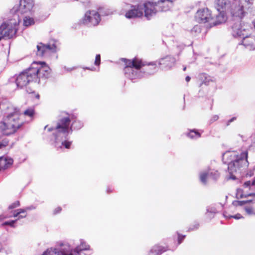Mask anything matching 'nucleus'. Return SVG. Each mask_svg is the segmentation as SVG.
I'll return each mask as SVG.
<instances>
[{
    "instance_id": "nucleus-43",
    "label": "nucleus",
    "mask_w": 255,
    "mask_h": 255,
    "mask_svg": "<svg viewBox=\"0 0 255 255\" xmlns=\"http://www.w3.org/2000/svg\"><path fill=\"white\" fill-rule=\"evenodd\" d=\"M61 211V208L60 207H57L54 211V214H57Z\"/></svg>"
},
{
    "instance_id": "nucleus-36",
    "label": "nucleus",
    "mask_w": 255,
    "mask_h": 255,
    "mask_svg": "<svg viewBox=\"0 0 255 255\" xmlns=\"http://www.w3.org/2000/svg\"><path fill=\"white\" fill-rule=\"evenodd\" d=\"M225 217L228 219L230 218H235V219H240L242 217V216L240 214H237L235 216H230V215H227L226 214H224Z\"/></svg>"
},
{
    "instance_id": "nucleus-13",
    "label": "nucleus",
    "mask_w": 255,
    "mask_h": 255,
    "mask_svg": "<svg viewBox=\"0 0 255 255\" xmlns=\"http://www.w3.org/2000/svg\"><path fill=\"white\" fill-rule=\"evenodd\" d=\"M195 19L197 22L201 23H208L207 26L212 27L211 23L213 21L210 10L207 8H202L198 10L195 14Z\"/></svg>"
},
{
    "instance_id": "nucleus-10",
    "label": "nucleus",
    "mask_w": 255,
    "mask_h": 255,
    "mask_svg": "<svg viewBox=\"0 0 255 255\" xmlns=\"http://www.w3.org/2000/svg\"><path fill=\"white\" fill-rule=\"evenodd\" d=\"M98 10V12L94 10L86 11L84 17L81 20V22L89 26H96L101 21L100 14L101 15H109L113 13L111 10L104 7L99 8Z\"/></svg>"
},
{
    "instance_id": "nucleus-8",
    "label": "nucleus",
    "mask_w": 255,
    "mask_h": 255,
    "mask_svg": "<svg viewBox=\"0 0 255 255\" xmlns=\"http://www.w3.org/2000/svg\"><path fill=\"white\" fill-rule=\"evenodd\" d=\"M255 0H232L228 14L232 17L243 18L246 14V10L251 8Z\"/></svg>"
},
{
    "instance_id": "nucleus-9",
    "label": "nucleus",
    "mask_w": 255,
    "mask_h": 255,
    "mask_svg": "<svg viewBox=\"0 0 255 255\" xmlns=\"http://www.w3.org/2000/svg\"><path fill=\"white\" fill-rule=\"evenodd\" d=\"M88 248V246H85L83 248H73L68 244H62L57 248L47 249L41 255H82V250Z\"/></svg>"
},
{
    "instance_id": "nucleus-5",
    "label": "nucleus",
    "mask_w": 255,
    "mask_h": 255,
    "mask_svg": "<svg viewBox=\"0 0 255 255\" xmlns=\"http://www.w3.org/2000/svg\"><path fill=\"white\" fill-rule=\"evenodd\" d=\"M232 34L234 37L242 38L241 44L250 50L255 49V35L251 34L252 26L247 23L237 22L232 26Z\"/></svg>"
},
{
    "instance_id": "nucleus-4",
    "label": "nucleus",
    "mask_w": 255,
    "mask_h": 255,
    "mask_svg": "<svg viewBox=\"0 0 255 255\" xmlns=\"http://www.w3.org/2000/svg\"><path fill=\"white\" fill-rule=\"evenodd\" d=\"M247 151H227L222 155L225 163L228 165L229 179L235 180L248 165Z\"/></svg>"
},
{
    "instance_id": "nucleus-52",
    "label": "nucleus",
    "mask_w": 255,
    "mask_h": 255,
    "mask_svg": "<svg viewBox=\"0 0 255 255\" xmlns=\"http://www.w3.org/2000/svg\"><path fill=\"white\" fill-rule=\"evenodd\" d=\"M238 136H240L243 139H244V137L243 135H241V134H238Z\"/></svg>"
},
{
    "instance_id": "nucleus-54",
    "label": "nucleus",
    "mask_w": 255,
    "mask_h": 255,
    "mask_svg": "<svg viewBox=\"0 0 255 255\" xmlns=\"http://www.w3.org/2000/svg\"><path fill=\"white\" fill-rule=\"evenodd\" d=\"M36 98L39 99V95L38 94H37L36 96Z\"/></svg>"
},
{
    "instance_id": "nucleus-19",
    "label": "nucleus",
    "mask_w": 255,
    "mask_h": 255,
    "mask_svg": "<svg viewBox=\"0 0 255 255\" xmlns=\"http://www.w3.org/2000/svg\"><path fill=\"white\" fill-rule=\"evenodd\" d=\"M13 163V159L7 156L0 157V170L4 169Z\"/></svg>"
},
{
    "instance_id": "nucleus-39",
    "label": "nucleus",
    "mask_w": 255,
    "mask_h": 255,
    "mask_svg": "<svg viewBox=\"0 0 255 255\" xmlns=\"http://www.w3.org/2000/svg\"><path fill=\"white\" fill-rule=\"evenodd\" d=\"M101 62V56L100 54H97L96 56L95 64V65L99 66Z\"/></svg>"
},
{
    "instance_id": "nucleus-1",
    "label": "nucleus",
    "mask_w": 255,
    "mask_h": 255,
    "mask_svg": "<svg viewBox=\"0 0 255 255\" xmlns=\"http://www.w3.org/2000/svg\"><path fill=\"white\" fill-rule=\"evenodd\" d=\"M34 6L33 0H20L18 8L13 7L11 12L13 13V19L0 26V40L2 38H12L16 33L17 26L20 21L19 13H24L31 11Z\"/></svg>"
},
{
    "instance_id": "nucleus-49",
    "label": "nucleus",
    "mask_w": 255,
    "mask_h": 255,
    "mask_svg": "<svg viewBox=\"0 0 255 255\" xmlns=\"http://www.w3.org/2000/svg\"><path fill=\"white\" fill-rule=\"evenodd\" d=\"M8 225H9L11 227H12V228H14L15 227L14 224H8Z\"/></svg>"
},
{
    "instance_id": "nucleus-30",
    "label": "nucleus",
    "mask_w": 255,
    "mask_h": 255,
    "mask_svg": "<svg viewBox=\"0 0 255 255\" xmlns=\"http://www.w3.org/2000/svg\"><path fill=\"white\" fill-rule=\"evenodd\" d=\"M34 23V19L31 17L26 16L23 19V24L25 26H29Z\"/></svg>"
},
{
    "instance_id": "nucleus-25",
    "label": "nucleus",
    "mask_w": 255,
    "mask_h": 255,
    "mask_svg": "<svg viewBox=\"0 0 255 255\" xmlns=\"http://www.w3.org/2000/svg\"><path fill=\"white\" fill-rule=\"evenodd\" d=\"M148 66V69L146 70H151V71H148L147 73L149 74H153L156 72L158 70V67L157 66L156 62H152L150 63H149L147 65Z\"/></svg>"
},
{
    "instance_id": "nucleus-51",
    "label": "nucleus",
    "mask_w": 255,
    "mask_h": 255,
    "mask_svg": "<svg viewBox=\"0 0 255 255\" xmlns=\"http://www.w3.org/2000/svg\"><path fill=\"white\" fill-rule=\"evenodd\" d=\"M85 69H89V70H92V71H94V70H95V68H93V69H90V68H89L86 67Z\"/></svg>"
},
{
    "instance_id": "nucleus-26",
    "label": "nucleus",
    "mask_w": 255,
    "mask_h": 255,
    "mask_svg": "<svg viewBox=\"0 0 255 255\" xmlns=\"http://www.w3.org/2000/svg\"><path fill=\"white\" fill-rule=\"evenodd\" d=\"M187 135L191 139H197L201 136V134L197 130L192 129L190 130Z\"/></svg>"
},
{
    "instance_id": "nucleus-56",
    "label": "nucleus",
    "mask_w": 255,
    "mask_h": 255,
    "mask_svg": "<svg viewBox=\"0 0 255 255\" xmlns=\"http://www.w3.org/2000/svg\"><path fill=\"white\" fill-rule=\"evenodd\" d=\"M47 127H48V126H46L44 127V129H45Z\"/></svg>"
},
{
    "instance_id": "nucleus-23",
    "label": "nucleus",
    "mask_w": 255,
    "mask_h": 255,
    "mask_svg": "<svg viewBox=\"0 0 255 255\" xmlns=\"http://www.w3.org/2000/svg\"><path fill=\"white\" fill-rule=\"evenodd\" d=\"M217 213V210L214 206H209L206 209V216L208 218H212Z\"/></svg>"
},
{
    "instance_id": "nucleus-22",
    "label": "nucleus",
    "mask_w": 255,
    "mask_h": 255,
    "mask_svg": "<svg viewBox=\"0 0 255 255\" xmlns=\"http://www.w3.org/2000/svg\"><path fill=\"white\" fill-rule=\"evenodd\" d=\"M209 170L201 171L199 174V178L200 182L206 185L207 184L208 179L210 177Z\"/></svg>"
},
{
    "instance_id": "nucleus-41",
    "label": "nucleus",
    "mask_w": 255,
    "mask_h": 255,
    "mask_svg": "<svg viewBox=\"0 0 255 255\" xmlns=\"http://www.w3.org/2000/svg\"><path fill=\"white\" fill-rule=\"evenodd\" d=\"M185 236H182L178 234V244L179 245L182 243V241L184 240Z\"/></svg>"
},
{
    "instance_id": "nucleus-27",
    "label": "nucleus",
    "mask_w": 255,
    "mask_h": 255,
    "mask_svg": "<svg viewBox=\"0 0 255 255\" xmlns=\"http://www.w3.org/2000/svg\"><path fill=\"white\" fill-rule=\"evenodd\" d=\"M251 202L255 203V200H244L242 201H234L233 202V204L235 206H243L246 204L249 203Z\"/></svg>"
},
{
    "instance_id": "nucleus-2",
    "label": "nucleus",
    "mask_w": 255,
    "mask_h": 255,
    "mask_svg": "<svg viewBox=\"0 0 255 255\" xmlns=\"http://www.w3.org/2000/svg\"><path fill=\"white\" fill-rule=\"evenodd\" d=\"M50 68L44 62H33L30 67L19 74L15 79L17 87L22 88L31 82L39 83L41 78H47Z\"/></svg>"
},
{
    "instance_id": "nucleus-7",
    "label": "nucleus",
    "mask_w": 255,
    "mask_h": 255,
    "mask_svg": "<svg viewBox=\"0 0 255 255\" xmlns=\"http://www.w3.org/2000/svg\"><path fill=\"white\" fill-rule=\"evenodd\" d=\"M126 11L125 16L128 19L140 18L144 16L149 19L151 16L155 14V9L153 7L151 3L148 1L143 4L130 5L126 4L125 6Z\"/></svg>"
},
{
    "instance_id": "nucleus-14",
    "label": "nucleus",
    "mask_w": 255,
    "mask_h": 255,
    "mask_svg": "<svg viewBox=\"0 0 255 255\" xmlns=\"http://www.w3.org/2000/svg\"><path fill=\"white\" fill-rule=\"evenodd\" d=\"M58 42L53 40L47 44H43L41 43L37 45V55L43 56L48 51L55 52L57 49Z\"/></svg>"
},
{
    "instance_id": "nucleus-11",
    "label": "nucleus",
    "mask_w": 255,
    "mask_h": 255,
    "mask_svg": "<svg viewBox=\"0 0 255 255\" xmlns=\"http://www.w3.org/2000/svg\"><path fill=\"white\" fill-rule=\"evenodd\" d=\"M126 67L124 69L126 76L129 79L133 80L140 78L143 76L141 73L140 68L144 65L142 61L137 58L132 60L125 59Z\"/></svg>"
},
{
    "instance_id": "nucleus-34",
    "label": "nucleus",
    "mask_w": 255,
    "mask_h": 255,
    "mask_svg": "<svg viewBox=\"0 0 255 255\" xmlns=\"http://www.w3.org/2000/svg\"><path fill=\"white\" fill-rule=\"evenodd\" d=\"M20 206V203L18 201H15L12 203L10 205H9L8 207V210L13 209L16 208Z\"/></svg>"
},
{
    "instance_id": "nucleus-40",
    "label": "nucleus",
    "mask_w": 255,
    "mask_h": 255,
    "mask_svg": "<svg viewBox=\"0 0 255 255\" xmlns=\"http://www.w3.org/2000/svg\"><path fill=\"white\" fill-rule=\"evenodd\" d=\"M199 228V224H191V227L189 228L188 231H193L197 230Z\"/></svg>"
},
{
    "instance_id": "nucleus-24",
    "label": "nucleus",
    "mask_w": 255,
    "mask_h": 255,
    "mask_svg": "<svg viewBox=\"0 0 255 255\" xmlns=\"http://www.w3.org/2000/svg\"><path fill=\"white\" fill-rule=\"evenodd\" d=\"M164 251L163 248L162 247L156 245L151 249L149 255H159Z\"/></svg>"
},
{
    "instance_id": "nucleus-17",
    "label": "nucleus",
    "mask_w": 255,
    "mask_h": 255,
    "mask_svg": "<svg viewBox=\"0 0 255 255\" xmlns=\"http://www.w3.org/2000/svg\"><path fill=\"white\" fill-rule=\"evenodd\" d=\"M232 4V1L230 0H216V7L218 11L229 12V10Z\"/></svg>"
},
{
    "instance_id": "nucleus-31",
    "label": "nucleus",
    "mask_w": 255,
    "mask_h": 255,
    "mask_svg": "<svg viewBox=\"0 0 255 255\" xmlns=\"http://www.w3.org/2000/svg\"><path fill=\"white\" fill-rule=\"evenodd\" d=\"M72 128V127L74 129H80L83 126V123L79 120H75L73 122L72 124L70 125Z\"/></svg>"
},
{
    "instance_id": "nucleus-33",
    "label": "nucleus",
    "mask_w": 255,
    "mask_h": 255,
    "mask_svg": "<svg viewBox=\"0 0 255 255\" xmlns=\"http://www.w3.org/2000/svg\"><path fill=\"white\" fill-rule=\"evenodd\" d=\"M9 142V140L6 138H2L0 137V149L6 147Z\"/></svg>"
},
{
    "instance_id": "nucleus-15",
    "label": "nucleus",
    "mask_w": 255,
    "mask_h": 255,
    "mask_svg": "<svg viewBox=\"0 0 255 255\" xmlns=\"http://www.w3.org/2000/svg\"><path fill=\"white\" fill-rule=\"evenodd\" d=\"M175 59L171 56H166L160 58L158 61V64L162 70L170 69L175 64Z\"/></svg>"
},
{
    "instance_id": "nucleus-48",
    "label": "nucleus",
    "mask_w": 255,
    "mask_h": 255,
    "mask_svg": "<svg viewBox=\"0 0 255 255\" xmlns=\"http://www.w3.org/2000/svg\"><path fill=\"white\" fill-rule=\"evenodd\" d=\"M236 119L235 118H233L232 119H231L229 121V122L231 123V122H232L233 121H234Z\"/></svg>"
},
{
    "instance_id": "nucleus-32",
    "label": "nucleus",
    "mask_w": 255,
    "mask_h": 255,
    "mask_svg": "<svg viewBox=\"0 0 255 255\" xmlns=\"http://www.w3.org/2000/svg\"><path fill=\"white\" fill-rule=\"evenodd\" d=\"M34 114V110L32 108H29L25 110L23 113V116H27L31 120Z\"/></svg>"
},
{
    "instance_id": "nucleus-37",
    "label": "nucleus",
    "mask_w": 255,
    "mask_h": 255,
    "mask_svg": "<svg viewBox=\"0 0 255 255\" xmlns=\"http://www.w3.org/2000/svg\"><path fill=\"white\" fill-rule=\"evenodd\" d=\"M201 27L199 25H195L192 29V33H200L201 32Z\"/></svg>"
},
{
    "instance_id": "nucleus-21",
    "label": "nucleus",
    "mask_w": 255,
    "mask_h": 255,
    "mask_svg": "<svg viewBox=\"0 0 255 255\" xmlns=\"http://www.w3.org/2000/svg\"><path fill=\"white\" fill-rule=\"evenodd\" d=\"M199 78L202 82V84H204L206 85H208L210 82L214 81L213 78L205 73L201 74L199 76Z\"/></svg>"
},
{
    "instance_id": "nucleus-12",
    "label": "nucleus",
    "mask_w": 255,
    "mask_h": 255,
    "mask_svg": "<svg viewBox=\"0 0 255 255\" xmlns=\"http://www.w3.org/2000/svg\"><path fill=\"white\" fill-rule=\"evenodd\" d=\"M255 196V177L253 182L250 181L244 183L243 188L237 190L236 197L238 199Z\"/></svg>"
},
{
    "instance_id": "nucleus-50",
    "label": "nucleus",
    "mask_w": 255,
    "mask_h": 255,
    "mask_svg": "<svg viewBox=\"0 0 255 255\" xmlns=\"http://www.w3.org/2000/svg\"><path fill=\"white\" fill-rule=\"evenodd\" d=\"M4 218V217H3V216H0V222L2 221V219H3Z\"/></svg>"
},
{
    "instance_id": "nucleus-42",
    "label": "nucleus",
    "mask_w": 255,
    "mask_h": 255,
    "mask_svg": "<svg viewBox=\"0 0 255 255\" xmlns=\"http://www.w3.org/2000/svg\"><path fill=\"white\" fill-rule=\"evenodd\" d=\"M247 175L250 177L255 175V166L252 170L250 171V172L247 173Z\"/></svg>"
},
{
    "instance_id": "nucleus-55",
    "label": "nucleus",
    "mask_w": 255,
    "mask_h": 255,
    "mask_svg": "<svg viewBox=\"0 0 255 255\" xmlns=\"http://www.w3.org/2000/svg\"><path fill=\"white\" fill-rule=\"evenodd\" d=\"M186 67H184V68H183V70H184V71H185V70H186Z\"/></svg>"
},
{
    "instance_id": "nucleus-29",
    "label": "nucleus",
    "mask_w": 255,
    "mask_h": 255,
    "mask_svg": "<svg viewBox=\"0 0 255 255\" xmlns=\"http://www.w3.org/2000/svg\"><path fill=\"white\" fill-rule=\"evenodd\" d=\"M208 170L210 178L214 180H217L219 177L220 174L218 171L214 169H210Z\"/></svg>"
},
{
    "instance_id": "nucleus-45",
    "label": "nucleus",
    "mask_w": 255,
    "mask_h": 255,
    "mask_svg": "<svg viewBox=\"0 0 255 255\" xmlns=\"http://www.w3.org/2000/svg\"><path fill=\"white\" fill-rule=\"evenodd\" d=\"M191 79V78L189 76H187L186 78H185V80L187 82H188L190 81Z\"/></svg>"
},
{
    "instance_id": "nucleus-46",
    "label": "nucleus",
    "mask_w": 255,
    "mask_h": 255,
    "mask_svg": "<svg viewBox=\"0 0 255 255\" xmlns=\"http://www.w3.org/2000/svg\"><path fill=\"white\" fill-rule=\"evenodd\" d=\"M3 243L0 242V252L2 251Z\"/></svg>"
},
{
    "instance_id": "nucleus-53",
    "label": "nucleus",
    "mask_w": 255,
    "mask_h": 255,
    "mask_svg": "<svg viewBox=\"0 0 255 255\" xmlns=\"http://www.w3.org/2000/svg\"><path fill=\"white\" fill-rule=\"evenodd\" d=\"M253 24L254 25V27L255 28V19L252 22Z\"/></svg>"
},
{
    "instance_id": "nucleus-18",
    "label": "nucleus",
    "mask_w": 255,
    "mask_h": 255,
    "mask_svg": "<svg viewBox=\"0 0 255 255\" xmlns=\"http://www.w3.org/2000/svg\"><path fill=\"white\" fill-rule=\"evenodd\" d=\"M219 13L216 15V17L213 18V21L211 23L212 26L224 23L226 22L227 19L228 12L222 11L221 10L218 11Z\"/></svg>"
},
{
    "instance_id": "nucleus-16",
    "label": "nucleus",
    "mask_w": 255,
    "mask_h": 255,
    "mask_svg": "<svg viewBox=\"0 0 255 255\" xmlns=\"http://www.w3.org/2000/svg\"><path fill=\"white\" fill-rule=\"evenodd\" d=\"M31 209V207H26L24 209H19L14 210L12 212L11 217H14L15 219L9 221H4L2 223H14L17 220L26 217L27 212Z\"/></svg>"
},
{
    "instance_id": "nucleus-28",
    "label": "nucleus",
    "mask_w": 255,
    "mask_h": 255,
    "mask_svg": "<svg viewBox=\"0 0 255 255\" xmlns=\"http://www.w3.org/2000/svg\"><path fill=\"white\" fill-rule=\"evenodd\" d=\"M1 252H4L8 255L12 252V248L10 245L8 243H3L2 251Z\"/></svg>"
},
{
    "instance_id": "nucleus-47",
    "label": "nucleus",
    "mask_w": 255,
    "mask_h": 255,
    "mask_svg": "<svg viewBox=\"0 0 255 255\" xmlns=\"http://www.w3.org/2000/svg\"><path fill=\"white\" fill-rule=\"evenodd\" d=\"M64 69L65 70H66L67 71H72V70L74 69V68L66 69V67H64Z\"/></svg>"
},
{
    "instance_id": "nucleus-44",
    "label": "nucleus",
    "mask_w": 255,
    "mask_h": 255,
    "mask_svg": "<svg viewBox=\"0 0 255 255\" xmlns=\"http://www.w3.org/2000/svg\"><path fill=\"white\" fill-rule=\"evenodd\" d=\"M218 119H219V117H218V116H217V115H214V116H213V117L212 118L211 121H212V122H215V121H217Z\"/></svg>"
},
{
    "instance_id": "nucleus-6",
    "label": "nucleus",
    "mask_w": 255,
    "mask_h": 255,
    "mask_svg": "<svg viewBox=\"0 0 255 255\" xmlns=\"http://www.w3.org/2000/svg\"><path fill=\"white\" fill-rule=\"evenodd\" d=\"M6 107L7 110L12 112H8L3 121L0 122V131L3 134L8 135L15 133L23 125V122L20 120L21 116L15 109L11 106Z\"/></svg>"
},
{
    "instance_id": "nucleus-3",
    "label": "nucleus",
    "mask_w": 255,
    "mask_h": 255,
    "mask_svg": "<svg viewBox=\"0 0 255 255\" xmlns=\"http://www.w3.org/2000/svg\"><path fill=\"white\" fill-rule=\"evenodd\" d=\"M73 116L69 115L62 117L58 120L55 127L48 128V131L52 132L51 140L56 147L62 148L64 146L67 149L70 148L71 142L65 139L72 131L70 125L71 120H73Z\"/></svg>"
},
{
    "instance_id": "nucleus-20",
    "label": "nucleus",
    "mask_w": 255,
    "mask_h": 255,
    "mask_svg": "<svg viewBox=\"0 0 255 255\" xmlns=\"http://www.w3.org/2000/svg\"><path fill=\"white\" fill-rule=\"evenodd\" d=\"M148 2L151 3L153 7L155 9V14L159 11H167V10H164V5L166 6L167 3H160V1L158 0H152L151 1H148Z\"/></svg>"
},
{
    "instance_id": "nucleus-35",
    "label": "nucleus",
    "mask_w": 255,
    "mask_h": 255,
    "mask_svg": "<svg viewBox=\"0 0 255 255\" xmlns=\"http://www.w3.org/2000/svg\"><path fill=\"white\" fill-rule=\"evenodd\" d=\"M85 246H88V248L87 249H84V250H82V251H86V250H89L90 249V246L88 245H87L86 244V243L82 240H81L80 241V245L79 246H77L76 247H79L80 248H84Z\"/></svg>"
},
{
    "instance_id": "nucleus-38",
    "label": "nucleus",
    "mask_w": 255,
    "mask_h": 255,
    "mask_svg": "<svg viewBox=\"0 0 255 255\" xmlns=\"http://www.w3.org/2000/svg\"><path fill=\"white\" fill-rule=\"evenodd\" d=\"M245 210L249 215H251L254 213V210L252 207H245Z\"/></svg>"
}]
</instances>
